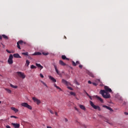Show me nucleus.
Instances as JSON below:
<instances>
[{
  "label": "nucleus",
  "mask_w": 128,
  "mask_h": 128,
  "mask_svg": "<svg viewBox=\"0 0 128 128\" xmlns=\"http://www.w3.org/2000/svg\"><path fill=\"white\" fill-rule=\"evenodd\" d=\"M100 94L104 98H110V94L108 92H106V90H100Z\"/></svg>",
  "instance_id": "nucleus-1"
},
{
  "label": "nucleus",
  "mask_w": 128,
  "mask_h": 128,
  "mask_svg": "<svg viewBox=\"0 0 128 128\" xmlns=\"http://www.w3.org/2000/svg\"><path fill=\"white\" fill-rule=\"evenodd\" d=\"M90 104L94 110H102V109H100V108L99 106H96L94 104V102L92 101H90Z\"/></svg>",
  "instance_id": "nucleus-2"
},
{
  "label": "nucleus",
  "mask_w": 128,
  "mask_h": 128,
  "mask_svg": "<svg viewBox=\"0 0 128 128\" xmlns=\"http://www.w3.org/2000/svg\"><path fill=\"white\" fill-rule=\"evenodd\" d=\"M22 106H24V108H28V110H32V106L29 105L27 102H22L21 104Z\"/></svg>",
  "instance_id": "nucleus-3"
},
{
  "label": "nucleus",
  "mask_w": 128,
  "mask_h": 128,
  "mask_svg": "<svg viewBox=\"0 0 128 128\" xmlns=\"http://www.w3.org/2000/svg\"><path fill=\"white\" fill-rule=\"evenodd\" d=\"M16 74L20 78H22V80H24V78H26V74H24V73L20 72H16Z\"/></svg>",
  "instance_id": "nucleus-4"
},
{
  "label": "nucleus",
  "mask_w": 128,
  "mask_h": 128,
  "mask_svg": "<svg viewBox=\"0 0 128 128\" xmlns=\"http://www.w3.org/2000/svg\"><path fill=\"white\" fill-rule=\"evenodd\" d=\"M12 58H14V56H12V54H10L8 60V62L9 64H12L14 63Z\"/></svg>",
  "instance_id": "nucleus-5"
},
{
  "label": "nucleus",
  "mask_w": 128,
  "mask_h": 128,
  "mask_svg": "<svg viewBox=\"0 0 128 128\" xmlns=\"http://www.w3.org/2000/svg\"><path fill=\"white\" fill-rule=\"evenodd\" d=\"M32 98L34 102H36V104H40V100L36 98L33 97Z\"/></svg>",
  "instance_id": "nucleus-6"
},
{
  "label": "nucleus",
  "mask_w": 128,
  "mask_h": 128,
  "mask_svg": "<svg viewBox=\"0 0 128 128\" xmlns=\"http://www.w3.org/2000/svg\"><path fill=\"white\" fill-rule=\"evenodd\" d=\"M104 88L105 90V91H106L107 92H112V89L110 88L108 86H104Z\"/></svg>",
  "instance_id": "nucleus-7"
},
{
  "label": "nucleus",
  "mask_w": 128,
  "mask_h": 128,
  "mask_svg": "<svg viewBox=\"0 0 128 128\" xmlns=\"http://www.w3.org/2000/svg\"><path fill=\"white\" fill-rule=\"evenodd\" d=\"M62 84H66V86H70V82H68L66 80L64 79H62Z\"/></svg>",
  "instance_id": "nucleus-8"
},
{
  "label": "nucleus",
  "mask_w": 128,
  "mask_h": 128,
  "mask_svg": "<svg viewBox=\"0 0 128 128\" xmlns=\"http://www.w3.org/2000/svg\"><path fill=\"white\" fill-rule=\"evenodd\" d=\"M48 78H49L50 80H52V82H56V80L55 78H54V77L52 76H48Z\"/></svg>",
  "instance_id": "nucleus-9"
},
{
  "label": "nucleus",
  "mask_w": 128,
  "mask_h": 128,
  "mask_svg": "<svg viewBox=\"0 0 128 128\" xmlns=\"http://www.w3.org/2000/svg\"><path fill=\"white\" fill-rule=\"evenodd\" d=\"M102 106H103V108H107V110H110V112H114V110H112V109L108 106L104 105Z\"/></svg>",
  "instance_id": "nucleus-10"
},
{
  "label": "nucleus",
  "mask_w": 128,
  "mask_h": 128,
  "mask_svg": "<svg viewBox=\"0 0 128 128\" xmlns=\"http://www.w3.org/2000/svg\"><path fill=\"white\" fill-rule=\"evenodd\" d=\"M12 124L13 126H14V128H20V124H18L12 123Z\"/></svg>",
  "instance_id": "nucleus-11"
},
{
  "label": "nucleus",
  "mask_w": 128,
  "mask_h": 128,
  "mask_svg": "<svg viewBox=\"0 0 128 128\" xmlns=\"http://www.w3.org/2000/svg\"><path fill=\"white\" fill-rule=\"evenodd\" d=\"M13 56L18 58H22V56H20L18 54H14Z\"/></svg>",
  "instance_id": "nucleus-12"
},
{
  "label": "nucleus",
  "mask_w": 128,
  "mask_h": 128,
  "mask_svg": "<svg viewBox=\"0 0 128 128\" xmlns=\"http://www.w3.org/2000/svg\"><path fill=\"white\" fill-rule=\"evenodd\" d=\"M95 97L98 100L101 102L103 103L104 102V100L102 98L98 96H96Z\"/></svg>",
  "instance_id": "nucleus-13"
},
{
  "label": "nucleus",
  "mask_w": 128,
  "mask_h": 128,
  "mask_svg": "<svg viewBox=\"0 0 128 128\" xmlns=\"http://www.w3.org/2000/svg\"><path fill=\"white\" fill-rule=\"evenodd\" d=\"M31 56H42L40 52H36L33 54H32Z\"/></svg>",
  "instance_id": "nucleus-14"
},
{
  "label": "nucleus",
  "mask_w": 128,
  "mask_h": 128,
  "mask_svg": "<svg viewBox=\"0 0 128 128\" xmlns=\"http://www.w3.org/2000/svg\"><path fill=\"white\" fill-rule=\"evenodd\" d=\"M72 65L74 66H76V64H80V62L76 61V63H75L74 62L72 61Z\"/></svg>",
  "instance_id": "nucleus-15"
},
{
  "label": "nucleus",
  "mask_w": 128,
  "mask_h": 128,
  "mask_svg": "<svg viewBox=\"0 0 128 128\" xmlns=\"http://www.w3.org/2000/svg\"><path fill=\"white\" fill-rule=\"evenodd\" d=\"M11 110H14V112H18V110L16 108L14 107H12Z\"/></svg>",
  "instance_id": "nucleus-16"
},
{
  "label": "nucleus",
  "mask_w": 128,
  "mask_h": 128,
  "mask_svg": "<svg viewBox=\"0 0 128 128\" xmlns=\"http://www.w3.org/2000/svg\"><path fill=\"white\" fill-rule=\"evenodd\" d=\"M54 86L57 88V90H59L60 92H62V88H60L58 87V86H56V84H54Z\"/></svg>",
  "instance_id": "nucleus-17"
},
{
  "label": "nucleus",
  "mask_w": 128,
  "mask_h": 128,
  "mask_svg": "<svg viewBox=\"0 0 128 128\" xmlns=\"http://www.w3.org/2000/svg\"><path fill=\"white\" fill-rule=\"evenodd\" d=\"M79 106L81 110H86V107L84 105H79Z\"/></svg>",
  "instance_id": "nucleus-18"
},
{
  "label": "nucleus",
  "mask_w": 128,
  "mask_h": 128,
  "mask_svg": "<svg viewBox=\"0 0 128 128\" xmlns=\"http://www.w3.org/2000/svg\"><path fill=\"white\" fill-rule=\"evenodd\" d=\"M59 64H61V66H66V63L64 62L62 60H60L59 61Z\"/></svg>",
  "instance_id": "nucleus-19"
},
{
  "label": "nucleus",
  "mask_w": 128,
  "mask_h": 128,
  "mask_svg": "<svg viewBox=\"0 0 128 128\" xmlns=\"http://www.w3.org/2000/svg\"><path fill=\"white\" fill-rule=\"evenodd\" d=\"M104 122H108V124H112V123L110 122V120L108 118H104Z\"/></svg>",
  "instance_id": "nucleus-20"
},
{
  "label": "nucleus",
  "mask_w": 128,
  "mask_h": 128,
  "mask_svg": "<svg viewBox=\"0 0 128 128\" xmlns=\"http://www.w3.org/2000/svg\"><path fill=\"white\" fill-rule=\"evenodd\" d=\"M62 60H70L68 58H67L66 56L64 55H62Z\"/></svg>",
  "instance_id": "nucleus-21"
},
{
  "label": "nucleus",
  "mask_w": 128,
  "mask_h": 128,
  "mask_svg": "<svg viewBox=\"0 0 128 128\" xmlns=\"http://www.w3.org/2000/svg\"><path fill=\"white\" fill-rule=\"evenodd\" d=\"M54 68L55 70L56 71V72L58 74H60V72L58 70V68H56V66L54 65Z\"/></svg>",
  "instance_id": "nucleus-22"
},
{
  "label": "nucleus",
  "mask_w": 128,
  "mask_h": 128,
  "mask_svg": "<svg viewBox=\"0 0 128 128\" xmlns=\"http://www.w3.org/2000/svg\"><path fill=\"white\" fill-rule=\"evenodd\" d=\"M36 66L38 68H40L41 69L44 68V66H42V65H40V64H38V63H36Z\"/></svg>",
  "instance_id": "nucleus-23"
},
{
  "label": "nucleus",
  "mask_w": 128,
  "mask_h": 128,
  "mask_svg": "<svg viewBox=\"0 0 128 128\" xmlns=\"http://www.w3.org/2000/svg\"><path fill=\"white\" fill-rule=\"evenodd\" d=\"M30 60H26V63L25 64V66H30Z\"/></svg>",
  "instance_id": "nucleus-24"
},
{
  "label": "nucleus",
  "mask_w": 128,
  "mask_h": 128,
  "mask_svg": "<svg viewBox=\"0 0 128 128\" xmlns=\"http://www.w3.org/2000/svg\"><path fill=\"white\" fill-rule=\"evenodd\" d=\"M88 74L90 76H91L92 78H94V74H93L92 72H88Z\"/></svg>",
  "instance_id": "nucleus-25"
},
{
  "label": "nucleus",
  "mask_w": 128,
  "mask_h": 128,
  "mask_svg": "<svg viewBox=\"0 0 128 128\" xmlns=\"http://www.w3.org/2000/svg\"><path fill=\"white\" fill-rule=\"evenodd\" d=\"M2 36L5 40H8V37L6 34H2Z\"/></svg>",
  "instance_id": "nucleus-26"
},
{
  "label": "nucleus",
  "mask_w": 128,
  "mask_h": 128,
  "mask_svg": "<svg viewBox=\"0 0 128 128\" xmlns=\"http://www.w3.org/2000/svg\"><path fill=\"white\" fill-rule=\"evenodd\" d=\"M5 90L8 92V94H12V90L8 88H5Z\"/></svg>",
  "instance_id": "nucleus-27"
},
{
  "label": "nucleus",
  "mask_w": 128,
  "mask_h": 128,
  "mask_svg": "<svg viewBox=\"0 0 128 128\" xmlns=\"http://www.w3.org/2000/svg\"><path fill=\"white\" fill-rule=\"evenodd\" d=\"M74 84H77V86H80V84H78V80H76V79H75L74 80Z\"/></svg>",
  "instance_id": "nucleus-28"
},
{
  "label": "nucleus",
  "mask_w": 128,
  "mask_h": 128,
  "mask_svg": "<svg viewBox=\"0 0 128 128\" xmlns=\"http://www.w3.org/2000/svg\"><path fill=\"white\" fill-rule=\"evenodd\" d=\"M10 86H11V88H18V86H14L13 84H10Z\"/></svg>",
  "instance_id": "nucleus-29"
},
{
  "label": "nucleus",
  "mask_w": 128,
  "mask_h": 128,
  "mask_svg": "<svg viewBox=\"0 0 128 128\" xmlns=\"http://www.w3.org/2000/svg\"><path fill=\"white\" fill-rule=\"evenodd\" d=\"M40 82H42V84H44V86H46V88H48V85H46V84L44 82V81L41 80Z\"/></svg>",
  "instance_id": "nucleus-30"
},
{
  "label": "nucleus",
  "mask_w": 128,
  "mask_h": 128,
  "mask_svg": "<svg viewBox=\"0 0 128 128\" xmlns=\"http://www.w3.org/2000/svg\"><path fill=\"white\" fill-rule=\"evenodd\" d=\"M17 43L18 44H24V41L20 40V41H18Z\"/></svg>",
  "instance_id": "nucleus-31"
},
{
  "label": "nucleus",
  "mask_w": 128,
  "mask_h": 128,
  "mask_svg": "<svg viewBox=\"0 0 128 128\" xmlns=\"http://www.w3.org/2000/svg\"><path fill=\"white\" fill-rule=\"evenodd\" d=\"M22 54H23L24 56H28V52H22Z\"/></svg>",
  "instance_id": "nucleus-32"
},
{
  "label": "nucleus",
  "mask_w": 128,
  "mask_h": 128,
  "mask_svg": "<svg viewBox=\"0 0 128 128\" xmlns=\"http://www.w3.org/2000/svg\"><path fill=\"white\" fill-rule=\"evenodd\" d=\"M70 94L71 96H76V93L74 92H70Z\"/></svg>",
  "instance_id": "nucleus-33"
},
{
  "label": "nucleus",
  "mask_w": 128,
  "mask_h": 128,
  "mask_svg": "<svg viewBox=\"0 0 128 128\" xmlns=\"http://www.w3.org/2000/svg\"><path fill=\"white\" fill-rule=\"evenodd\" d=\"M30 68H32V69L36 68V66H34V65H32V66H30Z\"/></svg>",
  "instance_id": "nucleus-34"
},
{
  "label": "nucleus",
  "mask_w": 128,
  "mask_h": 128,
  "mask_svg": "<svg viewBox=\"0 0 128 128\" xmlns=\"http://www.w3.org/2000/svg\"><path fill=\"white\" fill-rule=\"evenodd\" d=\"M48 110L50 112V114H54V112L50 110V109H48Z\"/></svg>",
  "instance_id": "nucleus-35"
},
{
  "label": "nucleus",
  "mask_w": 128,
  "mask_h": 128,
  "mask_svg": "<svg viewBox=\"0 0 128 128\" xmlns=\"http://www.w3.org/2000/svg\"><path fill=\"white\" fill-rule=\"evenodd\" d=\"M17 47L18 48H19V50H20V44L18 42H17Z\"/></svg>",
  "instance_id": "nucleus-36"
},
{
  "label": "nucleus",
  "mask_w": 128,
  "mask_h": 128,
  "mask_svg": "<svg viewBox=\"0 0 128 128\" xmlns=\"http://www.w3.org/2000/svg\"><path fill=\"white\" fill-rule=\"evenodd\" d=\"M68 90H73L74 89L72 88V87L68 86L67 87Z\"/></svg>",
  "instance_id": "nucleus-37"
},
{
  "label": "nucleus",
  "mask_w": 128,
  "mask_h": 128,
  "mask_svg": "<svg viewBox=\"0 0 128 128\" xmlns=\"http://www.w3.org/2000/svg\"><path fill=\"white\" fill-rule=\"evenodd\" d=\"M42 54H44V56H48V53L42 52Z\"/></svg>",
  "instance_id": "nucleus-38"
},
{
  "label": "nucleus",
  "mask_w": 128,
  "mask_h": 128,
  "mask_svg": "<svg viewBox=\"0 0 128 128\" xmlns=\"http://www.w3.org/2000/svg\"><path fill=\"white\" fill-rule=\"evenodd\" d=\"M40 78H44V75H42V74H40Z\"/></svg>",
  "instance_id": "nucleus-39"
},
{
  "label": "nucleus",
  "mask_w": 128,
  "mask_h": 128,
  "mask_svg": "<svg viewBox=\"0 0 128 128\" xmlns=\"http://www.w3.org/2000/svg\"><path fill=\"white\" fill-rule=\"evenodd\" d=\"M6 51L7 52H8V54H12V52H10V50H6Z\"/></svg>",
  "instance_id": "nucleus-40"
},
{
  "label": "nucleus",
  "mask_w": 128,
  "mask_h": 128,
  "mask_svg": "<svg viewBox=\"0 0 128 128\" xmlns=\"http://www.w3.org/2000/svg\"><path fill=\"white\" fill-rule=\"evenodd\" d=\"M10 118H18V117L16 116H10Z\"/></svg>",
  "instance_id": "nucleus-41"
},
{
  "label": "nucleus",
  "mask_w": 128,
  "mask_h": 128,
  "mask_svg": "<svg viewBox=\"0 0 128 128\" xmlns=\"http://www.w3.org/2000/svg\"><path fill=\"white\" fill-rule=\"evenodd\" d=\"M92 84H94V86H98V84L96 82H93Z\"/></svg>",
  "instance_id": "nucleus-42"
},
{
  "label": "nucleus",
  "mask_w": 128,
  "mask_h": 128,
  "mask_svg": "<svg viewBox=\"0 0 128 128\" xmlns=\"http://www.w3.org/2000/svg\"><path fill=\"white\" fill-rule=\"evenodd\" d=\"M64 120H65L66 122H68V118H64Z\"/></svg>",
  "instance_id": "nucleus-43"
},
{
  "label": "nucleus",
  "mask_w": 128,
  "mask_h": 128,
  "mask_svg": "<svg viewBox=\"0 0 128 128\" xmlns=\"http://www.w3.org/2000/svg\"><path fill=\"white\" fill-rule=\"evenodd\" d=\"M124 114H125L126 116H128V112H124Z\"/></svg>",
  "instance_id": "nucleus-44"
},
{
  "label": "nucleus",
  "mask_w": 128,
  "mask_h": 128,
  "mask_svg": "<svg viewBox=\"0 0 128 128\" xmlns=\"http://www.w3.org/2000/svg\"><path fill=\"white\" fill-rule=\"evenodd\" d=\"M6 128H10V126H8V125H7V126H6Z\"/></svg>",
  "instance_id": "nucleus-45"
},
{
  "label": "nucleus",
  "mask_w": 128,
  "mask_h": 128,
  "mask_svg": "<svg viewBox=\"0 0 128 128\" xmlns=\"http://www.w3.org/2000/svg\"><path fill=\"white\" fill-rule=\"evenodd\" d=\"M28 58L29 60H32V57H30V56H28Z\"/></svg>",
  "instance_id": "nucleus-46"
},
{
  "label": "nucleus",
  "mask_w": 128,
  "mask_h": 128,
  "mask_svg": "<svg viewBox=\"0 0 128 128\" xmlns=\"http://www.w3.org/2000/svg\"><path fill=\"white\" fill-rule=\"evenodd\" d=\"M55 114H56V116H58V112H55Z\"/></svg>",
  "instance_id": "nucleus-47"
},
{
  "label": "nucleus",
  "mask_w": 128,
  "mask_h": 128,
  "mask_svg": "<svg viewBox=\"0 0 128 128\" xmlns=\"http://www.w3.org/2000/svg\"><path fill=\"white\" fill-rule=\"evenodd\" d=\"M88 84H92V82L90 80H88Z\"/></svg>",
  "instance_id": "nucleus-48"
},
{
  "label": "nucleus",
  "mask_w": 128,
  "mask_h": 128,
  "mask_svg": "<svg viewBox=\"0 0 128 128\" xmlns=\"http://www.w3.org/2000/svg\"><path fill=\"white\" fill-rule=\"evenodd\" d=\"M79 68H82V66L80 65V66H79Z\"/></svg>",
  "instance_id": "nucleus-49"
},
{
  "label": "nucleus",
  "mask_w": 128,
  "mask_h": 128,
  "mask_svg": "<svg viewBox=\"0 0 128 128\" xmlns=\"http://www.w3.org/2000/svg\"><path fill=\"white\" fill-rule=\"evenodd\" d=\"M86 94H87V96L90 98V96L89 94H88V93H86Z\"/></svg>",
  "instance_id": "nucleus-50"
},
{
  "label": "nucleus",
  "mask_w": 128,
  "mask_h": 128,
  "mask_svg": "<svg viewBox=\"0 0 128 128\" xmlns=\"http://www.w3.org/2000/svg\"><path fill=\"white\" fill-rule=\"evenodd\" d=\"M86 94H87V96L90 98V96L89 94H88V93H86Z\"/></svg>",
  "instance_id": "nucleus-51"
},
{
  "label": "nucleus",
  "mask_w": 128,
  "mask_h": 128,
  "mask_svg": "<svg viewBox=\"0 0 128 128\" xmlns=\"http://www.w3.org/2000/svg\"><path fill=\"white\" fill-rule=\"evenodd\" d=\"M86 94H87V96L90 98V96L89 94H88V93H86Z\"/></svg>",
  "instance_id": "nucleus-52"
},
{
  "label": "nucleus",
  "mask_w": 128,
  "mask_h": 128,
  "mask_svg": "<svg viewBox=\"0 0 128 128\" xmlns=\"http://www.w3.org/2000/svg\"><path fill=\"white\" fill-rule=\"evenodd\" d=\"M75 110H77V112H78V108H75Z\"/></svg>",
  "instance_id": "nucleus-53"
},
{
  "label": "nucleus",
  "mask_w": 128,
  "mask_h": 128,
  "mask_svg": "<svg viewBox=\"0 0 128 128\" xmlns=\"http://www.w3.org/2000/svg\"><path fill=\"white\" fill-rule=\"evenodd\" d=\"M2 36L0 35V40H2Z\"/></svg>",
  "instance_id": "nucleus-54"
},
{
  "label": "nucleus",
  "mask_w": 128,
  "mask_h": 128,
  "mask_svg": "<svg viewBox=\"0 0 128 128\" xmlns=\"http://www.w3.org/2000/svg\"><path fill=\"white\" fill-rule=\"evenodd\" d=\"M89 98H90V100H92V96H89Z\"/></svg>",
  "instance_id": "nucleus-55"
},
{
  "label": "nucleus",
  "mask_w": 128,
  "mask_h": 128,
  "mask_svg": "<svg viewBox=\"0 0 128 128\" xmlns=\"http://www.w3.org/2000/svg\"><path fill=\"white\" fill-rule=\"evenodd\" d=\"M47 128H52V127L48 126Z\"/></svg>",
  "instance_id": "nucleus-56"
},
{
  "label": "nucleus",
  "mask_w": 128,
  "mask_h": 128,
  "mask_svg": "<svg viewBox=\"0 0 128 128\" xmlns=\"http://www.w3.org/2000/svg\"><path fill=\"white\" fill-rule=\"evenodd\" d=\"M98 82H100V79H98Z\"/></svg>",
  "instance_id": "nucleus-57"
},
{
  "label": "nucleus",
  "mask_w": 128,
  "mask_h": 128,
  "mask_svg": "<svg viewBox=\"0 0 128 128\" xmlns=\"http://www.w3.org/2000/svg\"><path fill=\"white\" fill-rule=\"evenodd\" d=\"M23 44H26V42H24Z\"/></svg>",
  "instance_id": "nucleus-58"
},
{
  "label": "nucleus",
  "mask_w": 128,
  "mask_h": 128,
  "mask_svg": "<svg viewBox=\"0 0 128 128\" xmlns=\"http://www.w3.org/2000/svg\"><path fill=\"white\" fill-rule=\"evenodd\" d=\"M2 104V102H1V101H0V104Z\"/></svg>",
  "instance_id": "nucleus-59"
},
{
  "label": "nucleus",
  "mask_w": 128,
  "mask_h": 128,
  "mask_svg": "<svg viewBox=\"0 0 128 128\" xmlns=\"http://www.w3.org/2000/svg\"><path fill=\"white\" fill-rule=\"evenodd\" d=\"M77 100H78V98H77Z\"/></svg>",
  "instance_id": "nucleus-60"
}]
</instances>
